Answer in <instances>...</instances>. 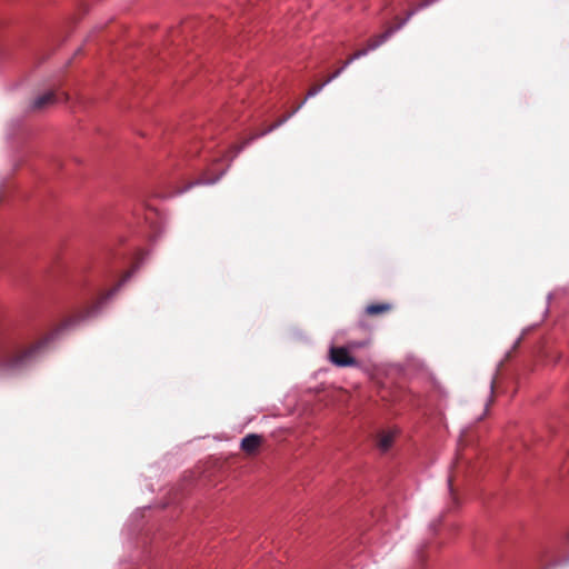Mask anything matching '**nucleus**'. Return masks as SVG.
I'll return each instance as SVG.
<instances>
[{
	"label": "nucleus",
	"mask_w": 569,
	"mask_h": 569,
	"mask_svg": "<svg viewBox=\"0 0 569 569\" xmlns=\"http://www.w3.org/2000/svg\"><path fill=\"white\" fill-rule=\"evenodd\" d=\"M43 341L28 340L0 311V373L14 375L24 370L39 356Z\"/></svg>",
	"instance_id": "f257e3e1"
},
{
	"label": "nucleus",
	"mask_w": 569,
	"mask_h": 569,
	"mask_svg": "<svg viewBox=\"0 0 569 569\" xmlns=\"http://www.w3.org/2000/svg\"><path fill=\"white\" fill-rule=\"evenodd\" d=\"M131 273L132 272H127L124 274V277L121 279V281L118 283V286L116 288H113L111 291H109L108 293H106L104 296H102L101 299L97 303H94L90 307H87V308L78 311L77 313L68 317L66 320H63L61 323L60 330L72 328V327L77 326L78 323H80L81 321H83V320L88 319L89 317H91L92 315H94L99 308V305H101L109 297H111L119 289V287L122 286L131 277Z\"/></svg>",
	"instance_id": "f03ea898"
},
{
	"label": "nucleus",
	"mask_w": 569,
	"mask_h": 569,
	"mask_svg": "<svg viewBox=\"0 0 569 569\" xmlns=\"http://www.w3.org/2000/svg\"><path fill=\"white\" fill-rule=\"evenodd\" d=\"M326 86L325 82L322 83H319V84H315L312 86L308 92H307V96L306 98L296 107L293 108L290 112H288L287 114L282 116L281 118H279L276 122H273L271 126H269L267 129H264L263 131H261L260 133L251 137L247 142H244V144H248L250 141L254 140L256 138H259V137H263L266 136L267 133H270L272 132L274 129L279 128L280 126H282L284 122H287L298 110H300L302 108V106L306 103V101L311 98V97H315L316 94H318L322 89L323 87Z\"/></svg>",
	"instance_id": "7ed1b4c3"
},
{
	"label": "nucleus",
	"mask_w": 569,
	"mask_h": 569,
	"mask_svg": "<svg viewBox=\"0 0 569 569\" xmlns=\"http://www.w3.org/2000/svg\"><path fill=\"white\" fill-rule=\"evenodd\" d=\"M330 361L337 367H355L357 360L349 353L346 347H331L329 351Z\"/></svg>",
	"instance_id": "20e7f679"
},
{
	"label": "nucleus",
	"mask_w": 569,
	"mask_h": 569,
	"mask_svg": "<svg viewBox=\"0 0 569 569\" xmlns=\"http://www.w3.org/2000/svg\"><path fill=\"white\" fill-rule=\"evenodd\" d=\"M395 30L392 28H390L389 30H387L385 33H381L379 36H376L373 38H371L369 41H368V48L367 49H360L358 51H356L353 54H351L345 62H343V67H348L351 62H353L356 59H359L363 56L367 54V52L369 50H375L377 49L379 46H381L387 39L388 37Z\"/></svg>",
	"instance_id": "39448f33"
},
{
	"label": "nucleus",
	"mask_w": 569,
	"mask_h": 569,
	"mask_svg": "<svg viewBox=\"0 0 569 569\" xmlns=\"http://www.w3.org/2000/svg\"><path fill=\"white\" fill-rule=\"evenodd\" d=\"M59 100L60 98L56 91H47L32 100L30 109L32 111H42L57 103Z\"/></svg>",
	"instance_id": "423d86ee"
},
{
	"label": "nucleus",
	"mask_w": 569,
	"mask_h": 569,
	"mask_svg": "<svg viewBox=\"0 0 569 569\" xmlns=\"http://www.w3.org/2000/svg\"><path fill=\"white\" fill-rule=\"evenodd\" d=\"M262 441H263L262 436H259L256 433H250L241 440L240 447L247 455L252 456V455L257 453Z\"/></svg>",
	"instance_id": "0eeeda50"
},
{
	"label": "nucleus",
	"mask_w": 569,
	"mask_h": 569,
	"mask_svg": "<svg viewBox=\"0 0 569 569\" xmlns=\"http://www.w3.org/2000/svg\"><path fill=\"white\" fill-rule=\"evenodd\" d=\"M392 308V305L389 302L370 303L366 307L365 313L369 317H377L390 312Z\"/></svg>",
	"instance_id": "6e6552de"
},
{
	"label": "nucleus",
	"mask_w": 569,
	"mask_h": 569,
	"mask_svg": "<svg viewBox=\"0 0 569 569\" xmlns=\"http://www.w3.org/2000/svg\"><path fill=\"white\" fill-rule=\"evenodd\" d=\"M395 433L392 431H381L377 436V446L381 451H387L393 442Z\"/></svg>",
	"instance_id": "1a4fd4ad"
},
{
	"label": "nucleus",
	"mask_w": 569,
	"mask_h": 569,
	"mask_svg": "<svg viewBox=\"0 0 569 569\" xmlns=\"http://www.w3.org/2000/svg\"><path fill=\"white\" fill-rule=\"evenodd\" d=\"M346 67H341L339 68L338 70H336L332 74H330L323 82L326 84H328L329 82H331L333 79H336L337 77H339V74L343 71Z\"/></svg>",
	"instance_id": "9d476101"
},
{
	"label": "nucleus",
	"mask_w": 569,
	"mask_h": 569,
	"mask_svg": "<svg viewBox=\"0 0 569 569\" xmlns=\"http://www.w3.org/2000/svg\"><path fill=\"white\" fill-rule=\"evenodd\" d=\"M468 436H469V431H468V430H466V431L461 435V437H460V439H459V447H461V446H466V445H467Z\"/></svg>",
	"instance_id": "9b49d317"
},
{
	"label": "nucleus",
	"mask_w": 569,
	"mask_h": 569,
	"mask_svg": "<svg viewBox=\"0 0 569 569\" xmlns=\"http://www.w3.org/2000/svg\"><path fill=\"white\" fill-rule=\"evenodd\" d=\"M366 343L365 342H352L350 343V347L352 348H361V347H365Z\"/></svg>",
	"instance_id": "f8f14e48"
},
{
	"label": "nucleus",
	"mask_w": 569,
	"mask_h": 569,
	"mask_svg": "<svg viewBox=\"0 0 569 569\" xmlns=\"http://www.w3.org/2000/svg\"><path fill=\"white\" fill-rule=\"evenodd\" d=\"M214 181H216V179H213V180L203 179V180H201V183H213ZM198 183H200L199 180L196 182V184H198Z\"/></svg>",
	"instance_id": "ddd939ff"
},
{
	"label": "nucleus",
	"mask_w": 569,
	"mask_h": 569,
	"mask_svg": "<svg viewBox=\"0 0 569 569\" xmlns=\"http://www.w3.org/2000/svg\"><path fill=\"white\" fill-rule=\"evenodd\" d=\"M189 189H190V186H187L186 188H183L182 190H180V193H183V192H186V191H187V190H189Z\"/></svg>",
	"instance_id": "4468645a"
},
{
	"label": "nucleus",
	"mask_w": 569,
	"mask_h": 569,
	"mask_svg": "<svg viewBox=\"0 0 569 569\" xmlns=\"http://www.w3.org/2000/svg\"><path fill=\"white\" fill-rule=\"evenodd\" d=\"M189 189H190V186H187L186 188H183L182 190H180V193H183V192H186V191H187V190H189Z\"/></svg>",
	"instance_id": "2eb2a0df"
},
{
	"label": "nucleus",
	"mask_w": 569,
	"mask_h": 569,
	"mask_svg": "<svg viewBox=\"0 0 569 569\" xmlns=\"http://www.w3.org/2000/svg\"><path fill=\"white\" fill-rule=\"evenodd\" d=\"M189 189H190V186H187L186 188H183L182 190H180V193H183V192H186V191H187V190H189Z\"/></svg>",
	"instance_id": "dca6fc26"
},
{
	"label": "nucleus",
	"mask_w": 569,
	"mask_h": 569,
	"mask_svg": "<svg viewBox=\"0 0 569 569\" xmlns=\"http://www.w3.org/2000/svg\"><path fill=\"white\" fill-rule=\"evenodd\" d=\"M189 189H190V186H187L186 188H183L182 190H180V193H183V192H186V191H187V190H189Z\"/></svg>",
	"instance_id": "f3484780"
},
{
	"label": "nucleus",
	"mask_w": 569,
	"mask_h": 569,
	"mask_svg": "<svg viewBox=\"0 0 569 569\" xmlns=\"http://www.w3.org/2000/svg\"><path fill=\"white\" fill-rule=\"evenodd\" d=\"M189 189H190V186H187L186 188H183L182 190H180V193H183V192H186V191H187V190H189Z\"/></svg>",
	"instance_id": "a211bd4d"
},
{
	"label": "nucleus",
	"mask_w": 569,
	"mask_h": 569,
	"mask_svg": "<svg viewBox=\"0 0 569 569\" xmlns=\"http://www.w3.org/2000/svg\"><path fill=\"white\" fill-rule=\"evenodd\" d=\"M449 488H450V491L452 492V479L449 478Z\"/></svg>",
	"instance_id": "6ab92c4d"
},
{
	"label": "nucleus",
	"mask_w": 569,
	"mask_h": 569,
	"mask_svg": "<svg viewBox=\"0 0 569 569\" xmlns=\"http://www.w3.org/2000/svg\"><path fill=\"white\" fill-rule=\"evenodd\" d=\"M490 388H491V391H493V388H495V380H492V381H491Z\"/></svg>",
	"instance_id": "aec40b11"
},
{
	"label": "nucleus",
	"mask_w": 569,
	"mask_h": 569,
	"mask_svg": "<svg viewBox=\"0 0 569 569\" xmlns=\"http://www.w3.org/2000/svg\"><path fill=\"white\" fill-rule=\"evenodd\" d=\"M63 96V99L67 100L68 99V96L66 93H62Z\"/></svg>",
	"instance_id": "412c9836"
}]
</instances>
